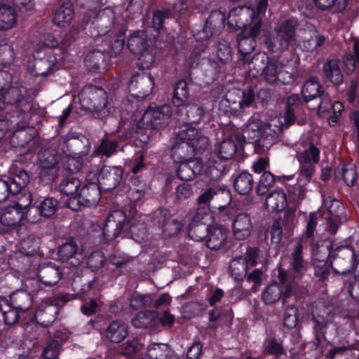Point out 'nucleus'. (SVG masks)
<instances>
[{"instance_id": "obj_49", "label": "nucleus", "mask_w": 359, "mask_h": 359, "mask_svg": "<svg viewBox=\"0 0 359 359\" xmlns=\"http://www.w3.org/2000/svg\"><path fill=\"white\" fill-rule=\"evenodd\" d=\"M237 151V144L231 139L224 140L220 144L217 151V159L229 164L231 160Z\"/></svg>"}, {"instance_id": "obj_28", "label": "nucleus", "mask_w": 359, "mask_h": 359, "mask_svg": "<svg viewBox=\"0 0 359 359\" xmlns=\"http://www.w3.org/2000/svg\"><path fill=\"white\" fill-rule=\"evenodd\" d=\"M301 93L305 102H309L322 96L325 90L318 76H311L304 82Z\"/></svg>"}, {"instance_id": "obj_57", "label": "nucleus", "mask_w": 359, "mask_h": 359, "mask_svg": "<svg viewBox=\"0 0 359 359\" xmlns=\"http://www.w3.org/2000/svg\"><path fill=\"white\" fill-rule=\"evenodd\" d=\"M299 323L298 309L293 304L287 306L283 317V325L288 330L294 329Z\"/></svg>"}, {"instance_id": "obj_51", "label": "nucleus", "mask_w": 359, "mask_h": 359, "mask_svg": "<svg viewBox=\"0 0 359 359\" xmlns=\"http://www.w3.org/2000/svg\"><path fill=\"white\" fill-rule=\"evenodd\" d=\"M28 271L24 269V293H25L33 306L34 297L41 290V283L40 279L37 278H25V273Z\"/></svg>"}, {"instance_id": "obj_41", "label": "nucleus", "mask_w": 359, "mask_h": 359, "mask_svg": "<svg viewBox=\"0 0 359 359\" xmlns=\"http://www.w3.org/2000/svg\"><path fill=\"white\" fill-rule=\"evenodd\" d=\"M220 109L228 116H237L243 107L242 104L233 93H229L219 104Z\"/></svg>"}, {"instance_id": "obj_13", "label": "nucleus", "mask_w": 359, "mask_h": 359, "mask_svg": "<svg viewBox=\"0 0 359 359\" xmlns=\"http://www.w3.org/2000/svg\"><path fill=\"white\" fill-rule=\"evenodd\" d=\"M298 25L297 19L287 18L280 21L275 27L274 31L280 51L287 50L296 41V31Z\"/></svg>"}, {"instance_id": "obj_5", "label": "nucleus", "mask_w": 359, "mask_h": 359, "mask_svg": "<svg viewBox=\"0 0 359 359\" xmlns=\"http://www.w3.org/2000/svg\"><path fill=\"white\" fill-rule=\"evenodd\" d=\"M39 249L38 243L34 245L31 252H24V269L34 271L40 279L41 283L45 286H53L62 278V269L52 262H48L39 264V260L34 255Z\"/></svg>"}, {"instance_id": "obj_29", "label": "nucleus", "mask_w": 359, "mask_h": 359, "mask_svg": "<svg viewBox=\"0 0 359 359\" xmlns=\"http://www.w3.org/2000/svg\"><path fill=\"white\" fill-rule=\"evenodd\" d=\"M22 219V208L18 203L8 205L0 211V222L6 226H14Z\"/></svg>"}, {"instance_id": "obj_11", "label": "nucleus", "mask_w": 359, "mask_h": 359, "mask_svg": "<svg viewBox=\"0 0 359 359\" xmlns=\"http://www.w3.org/2000/svg\"><path fill=\"white\" fill-rule=\"evenodd\" d=\"M170 106L163 104L161 106L149 105L142 116V121L147 127L159 130L165 128L170 119L171 110Z\"/></svg>"}, {"instance_id": "obj_16", "label": "nucleus", "mask_w": 359, "mask_h": 359, "mask_svg": "<svg viewBox=\"0 0 359 359\" xmlns=\"http://www.w3.org/2000/svg\"><path fill=\"white\" fill-rule=\"evenodd\" d=\"M176 108L179 120L187 127L185 130L190 128L196 130L194 126L199 124L202 121L205 113L203 107L196 103L188 102L183 107Z\"/></svg>"}, {"instance_id": "obj_39", "label": "nucleus", "mask_w": 359, "mask_h": 359, "mask_svg": "<svg viewBox=\"0 0 359 359\" xmlns=\"http://www.w3.org/2000/svg\"><path fill=\"white\" fill-rule=\"evenodd\" d=\"M131 184L134 187H130L128 191V198L130 201L132 210L135 208L141 199L145 196L147 184L138 178L132 179Z\"/></svg>"}, {"instance_id": "obj_25", "label": "nucleus", "mask_w": 359, "mask_h": 359, "mask_svg": "<svg viewBox=\"0 0 359 359\" xmlns=\"http://www.w3.org/2000/svg\"><path fill=\"white\" fill-rule=\"evenodd\" d=\"M311 321L313 323V334L315 337V345H319L327 342L329 340L327 337L328 334L329 327L331 325L330 320L323 316L312 313Z\"/></svg>"}, {"instance_id": "obj_53", "label": "nucleus", "mask_w": 359, "mask_h": 359, "mask_svg": "<svg viewBox=\"0 0 359 359\" xmlns=\"http://www.w3.org/2000/svg\"><path fill=\"white\" fill-rule=\"evenodd\" d=\"M16 22L15 11L10 6H0V30L11 28Z\"/></svg>"}, {"instance_id": "obj_45", "label": "nucleus", "mask_w": 359, "mask_h": 359, "mask_svg": "<svg viewBox=\"0 0 359 359\" xmlns=\"http://www.w3.org/2000/svg\"><path fill=\"white\" fill-rule=\"evenodd\" d=\"M103 0H74L77 6L86 9L84 13L83 20L86 23L91 22L94 23L95 20H92V16L95 19L97 17V9L100 8L103 4Z\"/></svg>"}, {"instance_id": "obj_33", "label": "nucleus", "mask_w": 359, "mask_h": 359, "mask_svg": "<svg viewBox=\"0 0 359 359\" xmlns=\"http://www.w3.org/2000/svg\"><path fill=\"white\" fill-rule=\"evenodd\" d=\"M147 32L144 30L134 32L128 39L127 47L130 52L134 55L149 48Z\"/></svg>"}, {"instance_id": "obj_6", "label": "nucleus", "mask_w": 359, "mask_h": 359, "mask_svg": "<svg viewBox=\"0 0 359 359\" xmlns=\"http://www.w3.org/2000/svg\"><path fill=\"white\" fill-rule=\"evenodd\" d=\"M137 220L129 217L121 210L111 211L107 216L102 228L103 238L106 243L114 241L123 233H135Z\"/></svg>"}, {"instance_id": "obj_21", "label": "nucleus", "mask_w": 359, "mask_h": 359, "mask_svg": "<svg viewBox=\"0 0 359 359\" xmlns=\"http://www.w3.org/2000/svg\"><path fill=\"white\" fill-rule=\"evenodd\" d=\"M158 217V226L162 229L165 236L172 237L180 233L182 229V223L176 217L171 215L166 210H161Z\"/></svg>"}, {"instance_id": "obj_4", "label": "nucleus", "mask_w": 359, "mask_h": 359, "mask_svg": "<svg viewBox=\"0 0 359 359\" xmlns=\"http://www.w3.org/2000/svg\"><path fill=\"white\" fill-rule=\"evenodd\" d=\"M79 97L81 108L90 111L95 118L103 119L109 115L107 93L102 87L87 84Z\"/></svg>"}, {"instance_id": "obj_12", "label": "nucleus", "mask_w": 359, "mask_h": 359, "mask_svg": "<svg viewBox=\"0 0 359 359\" xmlns=\"http://www.w3.org/2000/svg\"><path fill=\"white\" fill-rule=\"evenodd\" d=\"M154 87V78L150 73L142 72L134 74L128 83V90L130 94L140 99L149 96Z\"/></svg>"}, {"instance_id": "obj_1", "label": "nucleus", "mask_w": 359, "mask_h": 359, "mask_svg": "<svg viewBox=\"0 0 359 359\" xmlns=\"http://www.w3.org/2000/svg\"><path fill=\"white\" fill-rule=\"evenodd\" d=\"M208 144L206 137H198V130H182L177 133L171 149V157L180 163L177 170L180 180L190 181L201 174L203 168L202 159L190 156L205 151Z\"/></svg>"}, {"instance_id": "obj_22", "label": "nucleus", "mask_w": 359, "mask_h": 359, "mask_svg": "<svg viewBox=\"0 0 359 359\" xmlns=\"http://www.w3.org/2000/svg\"><path fill=\"white\" fill-rule=\"evenodd\" d=\"M321 79L324 83H332L335 86L343 83L344 75L337 60L327 59L325 61L322 68Z\"/></svg>"}, {"instance_id": "obj_50", "label": "nucleus", "mask_w": 359, "mask_h": 359, "mask_svg": "<svg viewBox=\"0 0 359 359\" xmlns=\"http://www.w3.org/2000/svg\"><path fill=\"white\" fill-rule=\"evenodd\" d=\"M278 180H280V177L274 175L269 171L264 172L255 187L256 194L260 196H264Z\"/></svg>"}, {"instance_id": "obj_35", "label": "nucleus", "mask_w": 359, "mask_h": 359, "mask_svg": "<svg viewBox=\"0 0 359 359\" xmlns=\"http://www.w3.org/2000/svg\"><path fill=\"white\" fill-rule=\"evenodd\" d=\"M92 159L88 151L79 153L78 157L68 158L65 163V169L72 173L79 172L83 168L92 166Z\"/></svg>"}, {"instance_id": "obj_20", "label": "nucleus", "mask_w": 359, "mask_h": 359, "mask_svg": "<svg viewBox=\"0 0 359 359\" xmlns=\"http://www.w3.org/2000/svg\"><path fill=\"white\" fill-rule=\"evenodd\" d=\"M177 11V4L172 7L154 10L152 15V27L154 30L159 33L170 20H175L176 23L180 24V18Z\"/></svg>"}, {"instance_id": "obj_54", "label": "nucleus", "mask_w": 359, "mask_h": 359, "mask_svg": "<svg viewBox=\"0 0 359 359\" xmlns=\"http://www.w3.org/2000/svg\"><path fill=\"white\" fill-rule=\"evenodd\" d=\"M210 227L211 226L207 224H189V236L191 239L197 242L206 240Z\"/></svg>"}, {"instance_id": "obj_40", "label": "nucleus", "mask_w": 359, "mask_h": 359, "mask_svg": "<svg viewBox=\"0 0 359 359\" xmlns=\"http://www.w3.org/2000/svg\"><path fill=\"white\" fill-rule=\"evenodd\" d=\"M106 57L102 49H94L87 54L84 60L85 65L88 71L96 72L106 62Z\"/></svg>"}, {"instance_id": "obj_63", "label": "nucleus", "mask_w": 359, "mask_h": 359, "mask_svg": "<svg viewBox=\"0 0 359 359\" xmlns=\"http://www.w3.org/2000/svg\"><path fill=\"white\" fill-rule=\"evenodd\" d=\"M342 177L346 184L350 187L355 185L358 179L357 168L355 164H346L342 168Z\"/></svg>"}, {"instance_id": "obj_30", "label": "nucleus", "mask_w": 359, "mask_h": 359, "mask_svg": "<svg viewBox=\"0 0 359 359\" xmlns=\"http://www.w3.org/2000/svg\"><path fill=\"white\" fill-rule=\"evenodd\" d=\"M74 16V9L73 4L68 1H65L56 10L53 21L60 27L68 26Z\"/></svg>"}, {"instance_id": "obj_23", "label": "nucleus", "mask_w": 359, "mask_h": 359, "mask_svg": "<svg viewBox=\"0 0 359 359\" xmlns=\"http://www.w3.org/2000/svg\"><path fill=\"white\" fill-rule=\"evenodd\" d=\"M15 292L10 297L9 301L4 297H0V311L4 316V321L6 325H13L19 319L21 308L15 299Z\"/></svg>"}, {"instance_id": "obj_47", "label": "nucleus", "mask_w": 359, "mask_h": 359, "mask_svg": "<svg viewBox=\"0 0 359 359\" xmlns=\"http://www.w3.org/2000/svg\"><path fill=\"white\" fill-rule=\"evenodd\" d=\"M212 54L218 59L219 62L223 65L231 62L233 58V51L230 44L226 41H218L214 45Z\"/></svg>"}, {"instance_id": "obj_38", "label": "nucleus", "mask_w": 359, "mask_h": 359, "mask_svg": "<svg viewBox=\"0 0 359 359\" xmlns=\"http://www.w3.org/2000/svg\"><path fill=\"white\" fill-rule=\"evenodd\" d=\"M118 147V141L117 140H111L104 137L101 140L97 147L90 154L91 159L104 156L110 157L117 151Z\"/></svg>"}, {"instance_id": "obj_52", "label": "nucleus", "mask_w": 359, "mask_h": 359, "mask_svg": "<svg viewBox=\"0 0 359 359\" xmlns=\"http://www.w3.org/2000/svg\"><path fill=\"white\" fill-rule=\"evenodd\" d=\"M81 186L80 180L74 177H68L62 180L58 184L60 192L66 196H72L79 192Z\"/></svg>"}, {"instance_id": "obj_44", "label": "nucleus", "mask_w": 359, "mask_h": 359, "mask_svg": "<svg viewBox=\"0 0 359 359\" xmlns=\"http://www.w3.org/2000/svg\"><path fill=\"white\" fill-rule=\"evenodd\" d=\"M156 311L146 310L138 312L132 320V324L137 328L150 327L154 330Z\"/></svg>"}, {"instance_id": "obj_58", "label": "nucleus", "mask_w": 359, "mask_h": 359, "mask_svg": "<svg viewBox=\"0 0 359 359\" xmlns=\"http://www.w3.org/2000/svg\"><path fill=\"white\" fill-rule=\"evenodd\" d=\"M107 262V258L100 250H95L91 252L86 259L87 266L92 271H97L102 268Z\"/></svg>"}, {"instance_id": "obj_19", "label": "nucleus", "mask_w": 359, "mask_h": 359, "mask_svg": "<svg viewBox=\"0 0 359 359\" xmlns=\"http://www.w3.org/2000/svg\"><path fill=\"white\" fill-rule=\"evenodd\" d=\"M289 266L287 270H285L287 273V277L291 279H300L307 271L308 263L303 257V246L302 243L297 244L290 255L288 257Z\"/></svg>"}, {"instance_id": "obj_24", "label": "nucleus", "mask_w": 359, "mask_h": 359, "mask_svg": "<svg viewBox=\"0 0 359 359\" xmlns=\"http://www.w3.org/2000/svg\"><path fill=\"white\" fill-rule=\"evenodd\" d=\"M231 178L233 189L240 195L250 194L255 187L253 176L247 170L238 171L234 173Z\"/></svg>"}, {"instance_id": "obj_27", "label": "nucleus", "mask_w": 359, "mask_h": 359, "mask_svg": "<svg viewBox=\"0 0 359 359\" xmlns=\"http://www.w3.org/2000/svg\"><path fill=\"white\" fill-rule=\"evenodd\" d=\"M229 171V164L223 162L219 159L210 160L205 164H203V168L201 175H204L210 180H217L222 176L226 174Z\"/></svg>"}, {"instance_id": "obj_2", "label": "nucleus", "mask_w": 359, "mask_h": 359, "mask_svg": "<svg viewBox=\"0 0 359 359\" xmlns=\"http://www.w3.org/2000/svg\"><path fill=\"white\" fill-rule=\"evenodd\" d=\"M32 57L27 65L29 73L35 77H46L62 68L65 53L61 49L39 48Z\"/></svg>"}, {"instance_id": "obj_55", "label": "nucleus", "mask_w": 359, "mask_h": 359, "mask_svg": "<svg viewBox=\"0 0 359 359\" xmlns=\"http://www.w3.org/2000/svg\"><path fill=\"white\" fill-rule=\"evenodd\" d=\"M219 194L226 196L228 198V204L230 203L231 201V195L230 191L226 189H217L215 187H210L205 189L198 197L197 202L198 204H207L211 201V199H212L214 196H217Z\"/></svg>"}, {"instance_id": "obj_59", "label": "nucleus", "mask_w": 359, "mask_h": 359, "mask_svg": "<svg viewBox=\"0 0 359 359\" xmlns=\"http://www.w3.org/2000/svg\"><path fill=\"white\" fill-rule=\"evenodd\" d=\"M320 160V149L311 143L308 149H305L299 156L300 163L316 164Z\"/></svg>"}, {"instance_id": "obj_14", "label": "nucleus", "mask_w": 359, "mask_h": 359, "mask_svg": "<svg viewBox=\"0 0 359 359\" xmlns=\"http://www.w3.org/2000/svg\"><path fill=\"white\" fill-rule=\"evenodd\" d=\"M96 174L97 182L104 191H109L116 189L123 180V169L121 166L103 165L99 172Z\"/></svg>"}, {"instance_id": "obj_37", "label": "nucleus", "mask_w": 359, "mask_h": 359, "mask_svg": "<svg viewBox=\"0 0 359 359\" xmlns=\"http://www.w3.org/2000/svg\"><path fill=\"white\" fill-rule=\"evenodd\" d=\"M265 204L273 211L281 212L287 206L286 194L283 189L271 191L267 195Z\"/></svg>"}, {"instance_id": "obj_9", "label": "nucleus", "mask_w": 359, "mask_h": 359, "mask_svg": "<svg viewBox=\"0 0 359 359\" xmlns=\"http://www.w3.org/2000/svg\"><path fill=\"white\" fill-rule=\"evenodd\" d=\"M52 309L50 305L41 304L34 309V314L29 318L28 322H25V315H28L31 311L29 306L24 308V342L27 340L37 339L39 325L43 327H48L53 323L55 318L49 313Z\"/></svg>"}, {"instance_id": "obj_32", "label": "nucleus", "mask_w": 359, "mask_h": 359, "mask_svg": "<svg viewBox=\"0 0 359 359\" xmlns=\"http://www.w3.org/2000/svg\"><path fill=\"white\" fill-rule=\"evenodd\" d=\"M127 32V28L122 25L117 32L112 31L116 35V38L114 41H111L107 44V48L102 49L106 55L109 57H115L118 55L123 50L125 46L124 36Z\"/></svg>"}, {"instance_id": "obj_64", "label": "nucleus", "mask_w": 359, "mask_h": 359, "mask_svg": "<svg viewBox=\"0 0 359 359\" xmlns=\"http://www.w3.org/2000/svg\"><path fill=\"white\" fill-rule=\"evenodd\" d=\"M40 166L43 172L46 170H53L57 164V158L55 155L51 154L49 151H45L39 156Z\"/></svg>"}, {"instance_id": "obj_8", "label": "nucleus", "mask_w": 359, "mask_h": 359, "mask_svg": "<svg viewBox=\"0 0 359 359\" xmlns=\"http://www.w3.org/2000/svg\"><path fill=\"white\" fill-rule=\"evenodd\" d=\"M217 209L221 220L231 222L233 234L236 240H245L250 235L252 224L249 214L238 213L236 209L225 205H219Z\"/></svg>"}, {"instance_id": "obj_31", "label": "nucleus", "mask_w": 359, "mask_h": 359, "mask_svg": "<svg viewBox=\"0 0 359 359\" xmlns=\"http://www.w3.org/2000/svg\"><path fill=\"white\" fill-rule=\"evenodd\" d=\"M262 352L264 355H271L276 359L286 355V351L281 339L274 337L266 338L262 346Z\"/></svg>"}, {"instance_id": "obj_3", "label": "nucleus", "mask_w": 359, "mask_h": 359, "mask_svg": "<svg viewBox=\"0 0 359 359\" xmlns=\"http://www.w3.org/2000/svg\"><path fill=\"white\" fill-rule=\"evenodd\" d=\"M278 278L279 283L273 281L266 285L262 292V299L266 305H272L281 301L283 304L290 302V299H297L298 284L287 277V272L279 268Z\"/></svg>"}, {"instance_id": "obj_26", "label": "nucleus", "mask_w": 359, "mask_h": 359, "mask_svg": "<svg viewBox=\"0 0 359 359\" xmlns=\"http://www.w3.org/2000/svg\"><path fill=\"white\" fill-rule=\"evenodd\" d=\"M191 32L196 41L201 42V43L198 46H195L191 53V56H194L196 58L200 57L201 53L205 52L207 48V42L212 37H214L217 34L205 22L201 29H193Z\"/></svg>"}, {"instance_id": "obj_18", "label": "nucleus", "mask_w": 359, "mask_h": 359, "mask_svg": "<svg viewBox=\"0 0 359 359\" xmlns=\"http://www.w3.org/2000/svg\"><path fill=\"white\" fill-rule=\"evenodd\" d=\"M57 254L62 262H67L72 267H78L83 262V253L73 237H69L59 247Z\"/></svg>"}, {"instance_id": "obj_34", "label": "nucleus", "mask_w": 359, "mask_h": 359, "mask_svg": "<svg viewBox=\"0 0 359 359\" xmlns=\"http://www.w3.org/2000/svg\"><path fill=\"white\" fill-rule=\"evenodd\" d=\"M128 335V325L121 321H112L106 330L107 339L113 343H120Z\"/></svg>"}, {"instance_id": "obj_15", "label": "nucleus", "mask_w": 359, "mask_h": 359, "mask_svg": "<svg viewBox=\"0 0 359 359\" xmlns=\"http://www.w3.org/2000/svg\"><path fill=\"white\" fill-rule=\"evenodd\" d=\"M96 174L88 172L86 180L79 190V194L84 201V205L90 207L95 205L100 200L101 192L103 189L96 180Z\"/></svg>"}, {"instance_id": "obj_36", "label": "nucleus", "mask_w": 359, "mask_h": 359, "mask_svg": "<svg viewBox=\"0 0 359 359\" xmlns=\"http://www.w3.org/2000/svg\"><path fill=\"white\" fill-rule=\"evenodd\" d=\"M189 97L188 81L186 79L179 80L174 86L172 104L175 107H183L189 102Z\"/></svg>"}, {"instance_id": "obj_46", "label": "nucleus", "mask_w": 359, "mask_h": 359, "mask_svg": "<svg viewBox=\"0 0 359 359\" xmlns=\"http://www.w3.org/2000/svg\"><path fill=\"white\" fill-rule=\"evenodd\" d=\"M226 234L222 229L217 226H211L208 236L206 238V245L214 250L220 249L225 241Z\"/></svg>"}, {"instance_id": "obj_43", "label": "nucleus", "mask_w": 359, "mask_h": 359, "mask_svg": "<svg viewBox=\"0 0 359 359\" xmlns=\"http://www.w3.org/2000/svg\"><path fill=\"white\" fill-rule=\"evenodd\" d=\"M248 268L244 256L234 257L229 264L230 274L236 281L243 280L247 275Z\"/></svg>"}, {"instance_id": "obj_42", "label": "nucleus", "mask_w": 359, "mask_h": 359, "mask_svg": "<svg viewBox=\"0 0 359 359\" xmlns=\"http://www.w3.org/2000/svg\"><path fill=\"white\" fill-rule=\"evenodd\" d=\"M27 196V199L29 200V204L24 205V224L25 222L29 224H36L43 217L41 215V209L38 204V201L32 203V195L29 193L27 195L24 192V198Z\"/></svg>"}, {"instance_id": "obj_10", "label": "nucleus", "mask_w": 359, "mask_h": 359, "mask_svg": "<svg viewBox=\"0 0 359 359\" xmlns=\"http://www.w3.org/2000/svg\"><path fill=\"white\" fill-rule=\"evenodd\" d=\"M262 20L255 18L253 22L250 24L248 34L241 36L238 40V59L246 63L248 61V56L255 49L257 40L262 39Z\"/></svg>"}, {"instance_id": "obj_60", "label": "nucleus", "mask_w": 359, "mask_h": 359, "mask_svg": "<svg viewBox=\"0 0 359 359\" xmlns=\"http://www.w3.org/2000/svg\"><path fill=\"white\" fill-rule=\"evenodd\" d=\"M41 209V215L43 217L49 218L53 215L57 210L59 202L52 197H47L41 202H38Z\"/></svg>"}, {"instance_id": "obj_48", "label": "nucleus", "mask_w": 359, "mask_h": 359, "mask_svg": "<svg viewBox=\"0 0 359 359\" xmlns=\"http://www.w3.org/2000/svg\"><path fill=\"white\" fill-rule=\"evenodd\" d=\"M172 352L168 344L151 343L147 346V355L150 359H168Z\"/></svg>"}, {"instance_id": "obj_17", "label": "nucleus", "mask_w": 359, "mask_h": 359, "mask_svg": "<svg viewBox=\"0 0 359 359\" xmlns=\"http://www.w3.org/2000/svg\"><path fill=\"white\" fill-rule=\"evenodd\" d=\"M236 12V8L231 10L226 18L225 13L219 9H215L209 14L205 22L218 35L224 29L226 20L230 27H241V24L238 22Z\"/></svg>"}, {"instance_id": "obj_61", "label": "nucleus", "mask_w": 359, "mask_h": 359, "mask_svg": "<svg viewBox=\"0 0 359 359\" xmlns=\"http://www.w3.org/2000/svg\"><path fill=\"white\" fill-rule=\"evenodd\" d=\"M262 76L268 83H275L278 80L277 63L273 61H268L262 70Z\"/></svg>"}, {"instance_id": "obj_7", "label": "nucleus", "mask_w": 359, "mask_h": 359, "mask_svg": "<svg viewBox=\"0 0 359 359\" xmlns=\"http://www.w3.org/2000/svg\"><path fill=\"white\" fill-rule=\"evenodd\" d=\"M316 250V255L318 257L314 262V274L321 280L327 278L330 274L328 263L332 264V259L335 258V254L347 251L351 258L354 256V251L346 246L337 247L333 252L332 245L328 240L318 242Z\"/></svg>"}, {"instance_id": "obj_62", "label": "nucleus", "mask_w": 359, "mask_h": 359, "mask_svg": "<svg viewBox=\"0 0 359 359\" xmlns=\"http://www.w3.org/2000/svg\"><path fill=\"white\" fill-rule=\"evenodd\" d=\"M135 55H138L137 67L141 69H149L155 62V56L149 48H147Z\"/></svg>"}, {"instance_id": "obj_56", "label": "nucleus", "mask_w": 359, "mask_h": 359, "mask_svg": "<svg viewBox=\"0 0 359 359\" xmlns=\"http://www.w3.org/2000/svg\"><path fill=\"white\" fill-rule=\"evenodd\" d=\"M156 311L157 316L155 318L154 330L161 326L163 329L167 330L173 327L175 323V316L169 310H164L162 312Z\"/></svg>"}]
</instances>
